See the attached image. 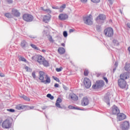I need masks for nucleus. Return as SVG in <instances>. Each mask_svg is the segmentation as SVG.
Returning <instances> with one entry per match:
<instances>
[{"label": "nucleus", "instance_id": "6e6d98bb", "mask_svg": "<svg viewBox=\"0 0 130 130\" xmlns=\"http://www.w3.org/2000/svg\"><path fill=\"white\" fill-rule=\"evenodd\" d=\"M61 46H63V47H64V46H66V44H64V43H62Z\"/></svg>", "mask_w": 130, "mask_h": 130}, {"label": "nucleus", "instance_id": "f3484780", "mask_svg": "<svg viewBox=\"0 0 130 130\" xmlns=\"http://www.w3.org/2000/svg\"><path fill=\"white\" fill-rule=\"evenodd\" d=\"M68 18H69V16H68V15H67L66 14H60L58 16V19L59 20H61V21H63L64 20H67V19H68Z\"/></svg>", "mask_w": 130, "mask_h": 130}, {"label": "nucleus", "instance_id": "2eb2a0df", "mask_svg": "<svg viewBox=\"0 0 130 130\" xmlns=\"http://www.w3.org/2000/svg\"><path fill=\"white\" fill-rule=\"evenodd\" d=\"M69 98L73 101H78L79 98L75 93H71L69 94Z\"/></svg>", "mask_w": 130, "mask_h": 130}, {"label": "nucleus", "instance_id": "864d4df0", "mask_svg": "<svg viewBox=\"0 0 130 130\" xmlns=\"http://www.w3.org/2000/svg\"><path fill=\"white\" fill-rule=\"evenodd\" d=\"M42 51V52H44V53H45V52H46V50H45V49H43Z\"/></svg>", "mask_w": 130, "mask_h": 130}, {"label": "nucleus", "instance_id": "4be33fe9", "mask_svg": "<svg viewBox=\"0 0 130 130\" xmlns=\"http://www.w3.org/2000/svg\"><path fill=\"white\" fill-rule=\"evenodd\" d=\"M24 106L22 105H18L16 106V109H17L18 110H21L22 109H24Z\"/></svg>", "mask_w": 130, "mask_h": 130}, {"label": "nucleus", "instance_id": "aec40b11", "mask_svg": "<svg viewBox=\"0 0 130 130\" xmlns=\"http://www.w3.org/2000/svg\"><path fill=\"white\" fill-rule=\"evenodd\" d=\"M62 100L60 98H58L56 100L55 106L56 107H58V108H61V106H60V103H61Z\"/></svg>", "mask_w": 130, "mask_h": 130}, {"label": "nucleus", "instance_id": "c9c22d12", "mask_svg": "<svg viewBox=\"0 0 130 130\" xmlns=\"http://www.w3.org/2000/svg\"><path fill=\"white\" fill-rule=\"evenodd\" d=\"M92 3H94L95 4H97L98 3H100V0H91Z\"/></svg>", "mask_w": 130, "mask_h": 130}, {"label": "nucleus", "instance_id": "412c9836", "mask_svg": "<svg viewBox=\"0 0 130 130\" xmlns=\"http://www.w3.org/2000/svg\"><path fill=\"white\" fill-rule=\"evenodd\" d=\"M58 52L59 54H63L66 52V50L63 48L60 47L58 49Z\"/></svg>", "mask_w": 130, "mask_h": 130}, {"label": "nucleus", "instance_id": "052dcab7", "mask_svg": "<svg viewBox=\"0 0 130 130\" xmlns=\"http://www.w3.org/2000/svg\"><path fill=\"white\" fill-rule=\"evenodd\" d=\"M110 104L109 103H108V105H110Z\"/></svg>", "mask_w": 130, "mask_h": 130}, {"label": "nucleus", "instance_id": "473e14b6", "mask_svg": "<svg viewBox=\"0 0 130 130\" xmlns=\"http://www.w3.org/2000/svg\"><path fill=\"white\" fill-rule=\"evenodd\" d=\"M5 16H6L7 18H12V14L11 13H6Z\"/></svg>", "mask_w": 130, "mask_h": 130}, {"label": "nucleus", "instance_id": "6e6552de", "mask_svg": "<svg viewBox=\"0 0 130 130\" xmlns=\"http://www.w3.org/2000/svg\"><path fill=\"white\" fill-rule=\"evenodd\" d=\"M37 58L38 62L40 63V64H42L43 63V61H45V58L44 57H42V56L40 55V56H34L32 57L31 59L33 60H35Z\"/></svg>", "mask_w": 130, "mask_h": 130}, {"label": "nucleus", "instance_id": "72a5a7b5", "mask_svg": "<svg viewBox=\"0 0 130 130\" xmlns=\"http://www.w3.org/2000/svg\"><path fill=\"white\" fill-rule=\"evenodd\" d=\"M56 71L58 72H61L62 71V67H60L59 68H56Z\"/></svg>", "mask_w": 130, "mask_h": 130}, {"label": "nucleus", "instance_id": "7c9ffc66", "mask_svg": "<svg viewBox=\"0 0 130 130\" xmlns=\"http://www.w3.org/2000/svg\"><path fill=\"white\" fill-rule=\"evenodd\" d=\"M69 109H77L79 110V109L76 107L73 106L72 105H69L68 106Z\"/></svg>", "mask_w": 130, "mask_h": 130}, {"label": "nucleus", "instance_id": "1a4fd4ad", "mask_svg": "<svg viewBox=\"0 0 130 130\" xmlns=\"http://www.w3.org/2000/svg\"><path fill=\"white\" fill-rule=\"evenodd\" d=\"M84 85L85 87L89 89L91 87V80L87 77H85L83 80Z\"/></svg>", "mask_w": 130, "mask_h": 130}, {"label": "nucleus", "instance_id": "4c0bfd02", "mask_svg": "<svg viewBox=\"0 0 130 130\" xmlns=\"http://www.w3.org/2000/svg\"><path fill=\"white\" fill-rule=\"evenodd\" d=\"M48 39L50 42H53V39H52V37L51 36H49Z\"/></svg>", "mask_w": 130, "mask_h": 130}, {"label": "nucleus", "instance_id": "4d7b16f0", "mask_svg": "<svg viewBox=\"0 0 130 130\" xmlns=\"http://www.w3.org/2000/svg\"><path fill=\"white\" fill-rule=\"evenodd\" d=\"M128 51L129 52V53H130V47H129L128 48Z\"/></svg>", "mask_w": 130, "mask_h": 130}, {"label": "nucleus", "instance_id": "603ef678", "mask_svg": "<svg viewBox=\"0 0 130 130\" xmlns=\"http://www.w3.org/2000/svg\"><path fill=\"white\" fill-rule=\"evenodd\" d=\"M127 26L128 28H129L130 29V23H127Z\"/></svg>", "mask_w": 130, "mask_h": 130}, {"label": "nucleus", "instance_id": "5fc2aeb1", "mask_svg": "<svg viewBox=\"0 0 130 130\" xmlns=\"http://www.w3.org/2000/svg\"><path fill=\"white\" fill-rule=\"evenodd\" d=\"M112 1L113 0H109V2H110V4H111V5H112Z\"/></svg>", "mask_w": 130, "mask_h": 130}, {"label": "nucleus", "instance_id": "de8ad7c7", "mask_svg": "<svg viewBox=\"0 0 130 130\" xmlns=\"http://www.w3.org/2000/svg\"><path fill=\"white\" fill-rule=\"evenodd\" d=\"M58 86H59V84L56 83L54 84L55 88H58Z\"/></svg>", "mask_w": 130, "mask_h": 130}, {"label": "nucleus", "instance_id": "3c124183", "mask_svg": "<svg viewBox=\"0 0 130 130\" xmlns=\"http://www.w3.org/2000/svg\"><path fill=\"white\" fill-rule=\"evenodd\" d=\"M109 96H110V93L108 92L106 94V97H109Z\"/></svg>", "mask_w": 130, "mask_h": 130}, {"label": "nucleus", "instance_id": "8fccbe9b", "mask_svg": "<svg viewBox=\"0 0 130 130\" xmlns=\"http://www.w3.org/2000/svg\"><path fill=\"white\" fill-rule=\"evenodd\" d=\"M0 77H5V74L3 73L0 72Z\"/></svg>", "mask_w": 130, "mask_h": 130}, {"label": "nucleus", "instance_id": "c85d7f7f", "mask_svg": "<svg viewBox=\"0 0 130 130\" xmlns=\"http://www.w3.org/2000/svg\"><path fill=\"white\" fill-rule=\"evenodd\" d=\"M47 97L48 98H49L50 99H51V100H53V99H54V97L53 96H52L51 94L48 93L47 95Z\"/></svg>", "mask_w": 130, "mask_h": 130}, {"label": "nucleus", "instance_id": "13d9d810", "mask_svg": "<svg viewBox=\"0 0 130 130\" xmlns=\"http://www.w3.org/2000/svg\"><path fill=\"white\" fill-rule=\"evenodd\" d=\"M113 42H114V43H115V42H116V40H113Z\"/></svg>", "mask_w": 130, "mask_h": 130}, {"label": "nucleus", "instance_id": "bf43d9fd", "mask_svg": "<svg viewBox=\"0 0 130 130\" xmlns=\"http://www.w3.org/2000/svg\"><path fill=\"white\" fill-rule=\"evenodd\" d=\"M30 109H33L34 108V107H33V106L32 107H30Z\"/></svg>", "mask_w": 130, "mask_h": 130}, {"label": "nucleus", "instance_id": "bb28decb", "mask_svg": "<svg viewBox=\"0 0 130 130\" xmlns=\"http://www.w3.org/2000/svg\"><path fill=\"white\" fill-rule=\"evenodd\" d=\"M21 98H23V99H24V100H25V101H30V99L26 95H22L21 96Z\"/></svg>", "mask_w": 130, "mask_h": 130}, {"label": "nucleus", "instance_id": "a878e982", "mask_svg": "<svg viewBox=\"0 0 130 130\" xmlns=\"http://www.w3.org/2000/svg\"><path fill=\"white\" fill-rule=\"evenodd\" d=\"M30 46L32 47V48H34V49H35V50H40V49L39 48H38V47H37V46H36V45H35L33 44H31Z\"/></svg>", "mask_w": 130, "mask_h": 130}, {"label": "nucleus", "instance_id": "79ce46f5", "mask_svg": "<svg viewBox=\"0 0 130 130\" xmlns=\"http://www.w3.org/2000/svg\"><path fill=\"white\" fill-rule=\"evenodd\" d=\"M20 60L22 61H26V59L23 57H20Z\"/></svg>", "mask_w": 130, "mask_h": 130}, {"label": "nucleus", "instance_id": "9d476101", "mask_svg": "<svg viewBox=\"0 0 130 130\" xmlns=\"http://www.w3.org/2000/svg\"><path fill=\"white\" fill-rule=\"evenodd\" d=\"M81 104L82 106H87V105H89V99H88V97H83L81 100Z\"/></svg>", "mask_w": 130, "mask_h": 130}, {"label": "nucleus", "instance_id": "5701e85b", "mask_svg": "<svg viewBox=\"0 0 130 130\" xmlns=\"http://www.w3.org/2000/svg\"><path fill=\"white\" fill-rule=\"evenodd\" d=\"M124 69L125 71H130V63H126Z\"/></svg>", "mask_w": 130, "mask_h": 130}, {"label": "nucleus", "instance_id": "9b49d317", "mask_svg": "<svg viewBox=\"0 0 130 130\" xmlns=\"http://www.w3.org/2000/svg\"><path fill=\"white\" fill-rule=\"evenodd\" d=\"M130 77V73H125L121 74L120 75V79L119 80H126V79H128Z\"/></svg>", "mask_w": 130, "mask_h": 130}, {"label": "nucleus", "instance_id": "4468645a", "mask_svg": "<svg viewBox=\"0 0 130 130\" xmlns=\"http://www.w3.org/2000/svg\"><path fill=\"white\" fill-rule=\"evenodd\" d=\"M121 128L123 130H126L129 128V123L127 121H125L121 125Z\"/></svg>", "mask_w": 130, "mask_h": 130}, {"label": "nucleus", "instance_id": "c756f323", "mask_svg": "<svg viewBox=\"0 0 130 130\" xmlns=\"http://www.w3.org/2000/svg\"><path fill=\"white\" fill-rule=\"evenodd\" d=\"M84 75L85 77H88V75H89V70L86 69L84 72Z\"/></svg>", "mask_w": 130, "mask_h": 130}, {"label": "nucleus", "instance_id": "f03ea898", "mask_svg": "<svg viewBox=\"0 0 130 130\" xmlns=\"http://www.w3.org/2000/svg\"><path fill=\"white\" fill-rule=\"evenodd\" d=\"M22 18L23 20H24L25 22H27L28 23L33 21V20H34V17L33 16V15L29 14L28 13H25L23 14Z\"/></svg>", "mask_w": 130, "mask_h": 130}, {"label": "nucleus", "instance_id": "f704fd0d", "mask_svg": "<svg viewBox=\"0 0 130 130\" xmlns=\"http://www.w3.org/2000/svg\"><path fill=\"white\" fill-rule=\"evenodd\" d=\"M53 79H54L56 82H58V83H59V82H60L59 79L56 77L53 76Z\"/></svg>", "mask_w": 130, "mask_h": 130}, {"label": "nucleus", "instance_id": "a211bd4d", "mask_svg": "<svg viewBox=\"0 0 130 130\" xmlns=\"http://www.w3.org/2000/svg\"><path fill=\"white\" fill-rule=\"evenodd\" d=\"M126 117V116L124 114L119 113L117 115V118L119 121H120L121 120H123V119H125Z\"/></svg>", "mask_w": 130, "mask_h": 130}, {"label": "nucleus", "instance_id": "09e8293b", "mask_svg": "<svg viewBox=\"0 0 130 130\" xmlns=\"http://www.w3.org/2000/svg\"><path fill=\"white\" fill-rule=\"evenodd\" d=\"M7 3H8V4H12V3H13V1H12V0H7Z\"/></svg>", "mask_w": 130, "mask_h": 130}, {"label": "nucleus", "instance_id": "49530a36", "mask_svg": "<svg viewBox=\"0 0 130 130\" xmlns=\"http://www.w3.org/2000/svg\"><path fill=\"white\" fill-rule=\"evenodd\" d=\"M75 31V29H70L69 30V33H73V32H74Z\"/></svg>", "mask_w": 130, "mask_h": 130}, {"label": "nucleus", "instance_id": "a18cd8bd", "mask_svg": "<svg viewBox=\"0 0 130 130\" xmlns=\"http://www.w3.org/2000/svg\"><path fill=\"white\" fill-rule=\"evenodd\" d=\"M25 69L26 70V72H29V71L30 70V69L29 68V67L27 66L25 67Z\"/></svg>", "mask_w": 130, "mask_h": 130}, {"label": "nucleus", "instance_id": "58836bf2", "mask_svg": "<svg viewBox=\"0 0 130 130\" xmlns=\"http://www.w3.org/2000/svg\"><path fill=\"white\" fill-rule=\"evenodd\" d=\"M7 111H9L10 112H15V110L13 109H8Z\"/></svg>", "mask_w": 130, "mask_h": 130}, {"label": "nucleus", "instance_id": "37998d69", "mask_svg": "<svg viewBox=\"0 0 130 130\" xmlns=\"http://www.w3.org/2000/svg\"><path fill=\"white\" fill-rule=\"evenodd\" d=\"M52 8L53 9H54V10H58V9H59V8H58V7H57V6H56V7L52 6Z\"/></svg>", "mask_w": 130, "mask_h": 130}, {"label": "nucleus", "instance_id": "20e7f679", "mask_svg": "<svg viewBox=\"0 0 130 130\" xmlns=\"http://www.w3.org/2000/svg\"><path fill=\"white\" fill-rule=\"evenodd\" d=\"M83 21L85 24L87 25H92L93 21H92V15L90 14L83 17Z\"/></svg>", "mask_w": 130, "mask_h": 130}, {"label": "nucleus", "instance_id": "ea45409f", "mask_svg": "<svg viewBox=\"0 0 130 130\" xmlns=\"http://www.w3.org/2000/svg\"><path fill=\"white\" fill-rule=\"evenodd\" d=\"M32 76L34 79H36V75L35 72H32Z\"/></svg>", "mask_w": 130, "mask_h": 130}, {"label": "nucleus", "instance_id": "b1692460", "mask_svg": "<svg viewBox=\"0 0 130 130\" xmlns=\"http://www.w3.org/2000/svg\"><path fill=\"white\" fill-rule=\"evenodd\" d=\"M66 9V4L62 5L61 6H60L59 12L60 13H61L63 10Z\"/></svg>", "mask_w": 130, "mask_h": 130}, {"label": "nucleus", "instance_id": "7ed1b4c3", "mask_svg": "<svg viewBox=\"0 0 130 130\" xmlns=\"http://www.w3.org/2000/svg\"><path fill=\"white\" fill-rule=\"evenodd\" d=\"M104 33L106 37H112L114 34L113 28L112 27H107L105 29Z\"/></svg>", "mask_w": 130, "mask_h": 130}, {"label": "nucleus", "instance_id": "dca6fc26", "mask_svg": "<svg viewBox=\"0 0 130 130\" xmlns=\"http://www.w3.org/2000/svg\"><path fill=\"white\" fill-rule=\"evenodd\" d=\"M106 19V16L104 14H100L96 18V22H99V21H104Z\"/></svg>", "mask_w": 130, "mask_h": 130}, {"label": "nucleus", "instance_id": "393cba45", "mask_svg": "<svg viewBox=\"0 0 130 130\" xmlns=\"http://www.w3.org/2000/svg\"><path fill=\"white\" fill-rule=\"evenodd\" d=\"M42 64H43L44 67H49V63H48V61H46V60H44V61L43 62Z\"/></svg>", "mask_w": 130, "mask_h": 130}, {"label": "nucleus", "instance_id": "2f4dec72", "mask_svg": "<svg viewBox=\"0 0 130 130\" xmlns=\"http://www.w3.org/2000/svg\"><path fill=\"white\" fill-rule=\"evenodd\" d=\"M42 10L44 12H46L47 13H49L50 14L51 13V11L50 9H44L43 8H42Z\"/></svg>", "mask_w": 130, "mask_h": 130}, {"label": "nucleus", "instance_id": "f8f14e48", "mask_svg": "<svg viewBox=\"0 0 130 130\" xmlns=\"http://www.w3.org/2000/svg\"><path fill=\"white\" fill-rule=\"evenodd\" d=\"M111 113L113 115H116V114H118L119 113V109H118L117 107L113 106L112 108Z\"/></svg>", "mask_w": 130, "mask_h": 130}, {"label": "nucleus", "instance_id": "c03bdc74", "mask_svg": "<svg viewBox=\"0 0 130 130\" xmlns=\"http://www.w3.org/2000/svg\"><path fill=\"white\" fill-rule=\"evenodd\" d=\"M103 79L104 80V81H105L106 83L107 84V83H108V79H107V78L106 77H104Z\"/></svg>", "mask_w": 130, "mask_h": 130}, {"label": "nucleus", "instance_id": "39448f33", "mask_svg": "<svg viewBox=\"0 0 130 130\" xmlns=\"http://www.w3.org/2000/svg\"><path fill=\"white\" fill-rule=\"evenodd\" d=\"M118 84L119 87L121 89H125L126 87H128L127 83H126V81L124 80L119 79L118 81Z\"/></svg>", "mask_w": 130, "mask_h": 130}, {"label": "nucleus", "instance_id": "423d86ee", "mask_svg": "<svg viewBox=\"0 0 130 130\" xmlns=\"http://www.w3.org/2000/svg\"><path fill=\"white\" fill-rule=\"evenodd\" d=\"M2 126L3 128H10L12 126V123H11L10 120L7 119L3 122Z\"/></svg>", "mask_w": 130, "mask_h": 130}, {"label": "nucleus", "instance_id": "680f3d73", "mask_svg": "<svg viewBox=\"0 0 130 130\" xmlns=\"http://www.w3.org/2000/svg\"><path fill=\"white\" fill-rule=\"evenodd\" d=\"M0 4H1V1H0Z\"/></svg>", "mask_w": 130, "mask_h": 130}, {"label": "nucleus", "instance_id": "0eeeda50", "mask_svg": "<svg viewBox=\"0 0 130 130\" xmlns=\"http://www.w3.org/2000/svg\"><path fill=\"white\" fill-rule=\"evenodd\" d=\"M104 81L103 80H100L96 81V83L92 85L93 89H99L101 87L104 86Z\"/></svg>", "mask_w": 130, "mask_h": 130}, {"label": "nucleus", "instance_id": "ddd939ff", "mask_svg": "<svg viewBox=\"0 0 130 130\" xmlns=\"http://www.w3.org/2000/svg\"><path fill=\"white\" fill-rule=\"evenodd\" d=\"M51 19V15L50 14H48L43 16V21L44 23H48L49 21H50Z\"/></svg>", "mask_w": 130, "mask_h": 130}, {"label": "nucleus", "instance_id": "6ab92c4d", "mask_svg": "<svg viewBox=\"0 0 130 130\" xmlns=\"http://www.w3.org/2000/svg\"><path fill=\"white\" fill-rule=\"evenodd\" d=\"M12 15H13L14 17H20L21 14L18 10H17V9H13L12 11Z\"/></svg>", "mask_w": 130, "mask_h": 130}, {"label": "nucleus", "instance_id": "a19ab883", "mask_svg": "<svg viewBox=\"0 0 130 130\" xmlns=\"http://www.w3.org/2000/svg\"><path fill=\"white\" fill-rule=\"evenodd\" d=\"M81 3L82 4H86L88 2V0H80Z\"/></svg>", "mask_w": 130, "mask_h": 130}, {"label": "nucleus", "instance_id": "f257e3e1", "mask_svg": "<svg viewBox=\"0 0 130 130\" xmlns=\"http://www.w3.org/2000/svg\"><path fill=\"white\" fill-rule=\"evenodd\" d=\"M39 80L41 83H43L45 85L50 84L51 83V79L50 76L48 74L43 71H40L39 72Z\"/></svg>", "mask_w": 130, "mask_h": 130}, {"label": "nucleus", "instance_id": "cd10ccee", "mask_svg": "<svg viewBox=\"0 0 130 130\" xmlns=\"http://www.w3.org/2000/svg\"><path fill=\"white\" fill-rule=\"evenodd\" d=\"M26 41L23 40L21 43V46L24 48L26 46Z\"/></svg>", "mask_w": 130, "mask_h": 130}, {"label": "nucleus", "instance_id": "e433bc0d", "mask_svg": "<svg viewBox=\"0 0 130 130\" xmlns=\"http://www.w3.org/2000/svg\"><path fill=\"white\" fill-rule=\"evenodd\" d=\"M63 36H64V37H68V32H67V31H63Z\"/></svg>", "mask_w": 130, "mask_h": 130}]
</instances>
